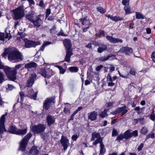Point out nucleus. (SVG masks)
I'll return each mask as SVG.
<instances>
[{"label":"nucleus","instance_id":"11","mask_svg":"<svg viewBox=\"0 0 155 155\" xmlns=\"http://www.w3.org/2000/svg\"><path fill=\"white\" fill-rule=\"evenodd\" d=\"M133 52L132 48L128 47H124L121 48L118 51L120 53H124L126 55H129L130 54H132Z\"/></svg>","mask_w":155,"mask_h":155},{"label":"nucleus","instance_id":"4","mask_svg":"<svg viewBox=\"0 0 155 155\" xmlns=\"http://www.w3.org/2000/svg\"><path fill=\"white\" fill-rule=\"evenodd\" d=\"M32 136L31 133H29L25 136L23 139L20 141L18 150L21 151H24L28 143V141Z\"/></svg>","mask_w":155,"mask_h":155},{"label":"nucleus","instance_id":"42","mask_svg":"<svg viewBox=\"0 0 155 155\" xmlns=\"http://www.w3.org/2000/svg\"><path fill=\"white\" fill-rule=\"evenodd\" d=\"M79 137V135L76 134L73 135L71 137L72 140L74 141H76Z\"/></svg>","mask_w":155,"mask_h":155},{"label":"nucleus","instance_id":"47","mask_svg":"<svg viewBox=\"0 0 155 155\" xmlns=\"http://www.w3.org/2000/svg\"><path fill=\"white\" fill-rule=\"evenodd\" d=\"M129 73L130 74L134 76L135 75L136 71L134 69H131Z\"/></svg>","mask_w":155,"mask_h":155},{"label":"nucleus","instance_id":"49","mask_svg":"<svg viewBox=\"0 0 155 155\" xmlns=\"http://www.w3.org/2000/svg\"><path fill=\"white\" fill-rule=\"evenodd\" d=\"M28 1L29 4L30 5V6L31 7V8L33 7V6H32V5H34L35 4V3L33 0H27Z\"/></svg>","mask_w":155,"mask_h":155},{"label":"nucleus","instance_id":"21","mask_svg":"<svg viewBox=\"0 0 155 155\" xmlns=\"http://www.w3.org/2000/svg\"><path fill=\"white\" fill-rule=\"evenodd\" d=\"M27 130V128L26 127L24 129H17L16 134L23 135L25 134Z\"/></svg>","mask_w":155,"mask_h":155},{"label":"nucleus","instance_id":"3","mask_svg":"<svg viewBox=\"0 0 155 155\" xmlns=\"http://www.w3.org/2000/svg\"><path fill=\"white\" fill-rule=\"evenodd\" d=\"M24 6L21 5L13 10V17L14 19L18 20L23 17L25 15Z\"/></svg>","mask_w":155,"mask_h":155},{"label":"nucleus","instance_id":"54","mask_svg":"<svg viewBox=\"0 0 155 155\" xmlns=\"http://www.w3.org/2000/svg\"><path fill=\"white\" fill-rule=\"evenodd\" d=\"M151 57L153 62L155 63V52H153L152 53Z\"/></svg>","mask_w":155,"mask_h":155},{"label":"nucleus","instance_id":"22","mask_svg":"<svg viewBox=\"0 0 155 155\" xmlns=\"http://www.w3.org/2000/svg\"><path fill=\"white\" fill-rule=\"evenodd\" d=\"M80 21L83 25H87L88 26H91V23L90 22V21L87 20L86 18H81L80 19Z\"/></svg>","mask_w":155,"mask_h":155},{"label":"nucleus","instance_id":"62","mask_svg":"<svg viewBox=\"0 0 155 155\" xmlns=\"http://www.w3.org/2000/svg\"><path fill=\"white\" fill-rule=\"evenodd\" d=\"M64 113L66 114L69 113L70 111L68 108H67L66 107H64Z\"/></svg>","mask_w":155,"mask_h":155},{"label":"nucleus","instance_id":"52","mask_svg":"<svg viewBox=\"0 0 155 155\" xmlns=\"http://www.w3.org/2000/svg\"><path fill=\"white\" fill-rule=\"evenodd\" d=\"M144 144L143 143H141L140 145L138 147L137 150L138 151H141L142 148H143V147Z\"/></svg>","mask_w":155,"mask_h":155},{"label":"nucleus","instance_id":"60","mask_svg":"<svg viewBox=\"0 0 155 155\" xmlns=\"http://www.w3.org/2000/svg\"><path fill=\"white\" fill-rule=\"evenodd\" d=\"M118 18L117 16H113L112 20L116 22L118 21Z\"/></svg>","mask_w":155,"mask_h":155},{"label":"nucleus","instance_id":"30","mask_svg":"<svg viewBox=\"0 0 155 155\" xmlns=\"http://www.w3.org/2000/svg\"><path fill=\"white\" fill-rule=\"evenodd\" d=\"M112 55H109L107 57L105 56H102L99 58V61H104L110 59V58L111 57Z\"/></svg>","mask_w":155,"mask_h":155},{"label":"nucleus","instance_id":"39","mask_svg":"<svg viewBox=\"0 0 155 155\" xmlns=\"http://www.w3.org/2000/svg\"><path fill=\"white\" fill-rule=\"evenodd\" d=\"M97 11L101 13H104L105 12V10L101 7H97Z\"/></svg>","mask_w":155,"mask_h":155},{"label":"nucleus","instance_id":"55","mask_svg":"<svg viewBox=\"0 0 155 155\" xmlns=\"http://www.w3.org/2000/svg\"><path fill=\"white\" fill-rule=\"evenodd\" d=\"M5 38L6 39H8V40H9L12 38V36L10 33H7L5 37Z\"/></svg>","mask_w":155,"mask_h":155},{"label":"nucleus","instance_id":"58","mask_svg":"<svg viewBox=\"0 0 155 155\" xmlns=\"http://www.w3.org/2000/svg\"><path fill=\"white\" fill-rule=\"evenodd\" d=\"M147 138H153L154 137V134L153 133H151L150 134L147 136Z\"/></svg>","mask_w":155,"mask_h":155},{"label":"nucleus","instance_id":"64","mask_svg":"<svg viewBox=\"0 0 155 155\" xmlns=\"http://www.w3.org/2000/svg\"><path fill=\"white\" fill-rule=\"evenodd\" d=\"M134 23L132 22L130 24L129 29H133L134 28L133 26L134 25Z\"/></svg>","mask_w":155,"mask_h":155},{"label":"nucleus","instance_id":"43","mask_svg":"<svg viewBox=\"0 0 155 155\" xmlns=\"http://www.w3.org/2000/svg\"><path fill=\"white\" fill-rule=\"evenodd\" d=\"M5 34L3 33L0 32V40L4 41L5 40Z\"/></svg>","mask_w":155,"mask_h":155},{"label":"nucleus","instance_id":"13","mask_svg":"<svg viewBox=\"0 0 155 155\" xmlns=\"http://www.w3.org/2000/svg\"><path fill=\"white\" fill-rule=\"evenodd\" d=\"M106 38L110 43H116L118 42L122 43L123 42L122 40L118 38H116L113 37L112 36L107 35Z\"/></svg>","mask_w":155,"mask_h":155},{"label":"nucleus","instance_id":"63","mask_svg":"<svg viewBox=\"0 0 155 155\" xmlns=\"http://www.w3.org/2000/svg\"><path fill=\"white\" fill-rule=\"evenodd\" d=\"M39 5L41 7H43L44 6L43 1L42 0H41L40 1Z\"/></svg>","mask_w":155,"mask_h":155},{"label":"nucleus","instance_id":"59","mask_svg":"<svg viewBox=\"0 0 155 155\" xmlns=\"http://www.w3.org/2000/svg\"><path fill=\"white\" fill-rule=\"evenodd\" d=\"M117 131L116 130L114 129L112 130V135L113 136L117 135Z\"/></svg>","mask_w":155,"mask_h":155},{"label":"nucleus","instance_id":"17","mask_svg":"<svg viewBox=\"0 0 155 155\" xmlns=\"http://www.w3.org/2000/svg\"><path fill=\"white\" fill-rule=\"evenodd\" d=\"M46 120L48 125L50 126L55 122V119L54 116L49 115L47 117Z\"/></svg>","mask_w":155,"mask_h":155},{"label":"nucleus","instance_id":"41","mask_svg":"<svg viewBox=\"0 0 155 155\" xmlns=\"http://www.w3.org/2000/svg\"><path fill=\"white\" fill-rule=\"evenodd\" d=\"M150 119L153 120L154 121L155 120V114L154 113V111L153 110L152 113L150 116Z\"/></svg>","mask_w":155,"mask_h":155},{"label":"nucleus","instance_id":"50","mask_svg":"<svg viewBox=\"0 0 155 155\" xmlns=\"http://www.w3.org/2000/svg\"><path fill=\"white\" fill-rule=\"evenodd\" d=\"M20 96L21 97V101H22V100H23V98L24 97L25 94H24L23 92H21L19 93Z\"/></svg>","mask_w":155,"mask_h":155},{"label":"nucleus","instance_id":"44","mask_svg":"<svg viewBox=\"0 0 155 155\" xmlns=\"http://www.w3.org/2000/svg\"><path fill=\"white\" fill-rule=\"evenodd\" d=\"M96 138H99L100 137H101L100 136V134L99 133H96L94 132L92 134Z\"/></svg>","mask_w":155,"mask_h":155},{"label":"nucleus","instance_id":"1","mask_svg":"<svg viewBox=\"0 0 155 155\" xmlns=\"http://www.w3.org/2000/svg\"><path fill=\"white\" fill-rule=\"evenodd\" d=\"M21 65V64L16 65L14 68L8 67L4 68V70L9 79L12 81H14L16 79V70L19 68Z\"/></svg>","mask_w":155,"mask_h":155},{"label":"nucleus","instance_id":"19","mask_svg":"<svg viewBox=\"0 0 155 155\" xmlns=\"http://www.w3.org/2000/svg\"><path fill=\"white\" fill-rule=\"evenodd\" d=\"M107 46L106 45L100 44L99 45V48L97 49V52L99 53H101L103 51L107 50Z\"/></svg>","mask_w":155,"mask_h":155},{"label":"nucleus","instance_id":"2","mask_svg":"<svg viewBox=\"0 0 155 155\" xmlns=\"http://www.w3.org/2000/svg\"><path fill=\"white\" fill-rule=\"evenodd\" d=\"M8 58L11 61L16 60L18 61H22L23 59L21 53L15 48H12L11 49L8 54Z\"/></svg>","mask_w":155,"mask_h":155},{"label":"nucleus","instance_id":"56","mask_svg":"<svg viewBox=\"0 0 155 155\" xmlns=\"http://www.w3.org/2000/svg\"><path fill=\"white\" fill-rule=\"evenodd\" d=\"M58 36H66V35L64 34V33L63 31L62 30H61V31L60 32H59L58 33Z\"/></svg>","mask_w":155,"mask_h":155},{"label":"nucleus","instance_id":"8","mask_svg":"<svg viewBox=\"0 0 155 155\" xmlns=\"http://www.w3.org/2000/svg\"><path fill=\"white\" fill-rule=\"evenodd\" d=\"M37 75L36 74L33 72L31 74L30 76L27 81L26 87H30L32 85L35 81L36 80Z\"/></svg>","mask_w":155,"mask_h":155},{"label":"nucleus","instance_id":"10","mask_svg":"<svg viewBox=\"0 0 155 155\" xmlns=\"http://www.w3.org/2000/svg\"><path fill=\"white\" fill-rule=\"evenodd\" d=\"M40 44V43L39 41H35L28 40L25 41V47L26 48L35 47L36 46Z\"/></svg>","mask_w":155,"mask_h":155},{"label":"nucleus","instance_id":"26","mask_svg":"<svg viewBox=\"0 0 155 155\" xmlns=\"http://www.w3.org/2000/svg\"><path fill=\"white\" fill-rule=\"evenodd\" d=\"M17 129L13 126L10 127L8 130V131L10 133L15 134H16Z\"/></svg>","mask_w":155,"mask_h":155},{"label":"nucleus","instance_id":"35","mask_svg":"<svg viewBox=\"0 0 155 155\" xmlns=\"http://www.w3.org/2000/svg\"><path fill=\"white\" fill-rule=\"evenodd\" d=\"M51 44V42L49 41H46L44 42L42 45V47L40 48V50L43 51L45 47L48 45Z\"/></svg>","mask_w":155,"mask_h":155},{"label":"nucleus","instance_id":"31","mask_svg":"<svg viewBox=\"0 0 155 155\" xmlns=\"http://www.w3.org/2000/svg\"><path fill=\"white\" fill-rule=\"evenodd\" d=\"M130 7L129 6H125L124 9L125 11V15L130 14L132 13L130 11Z\"/></svg>","mask_w":155,"mask_h":155},{"label":"nucleus","instance_id":"20","mask_svg":"<svg viewBox=\"0 0 155 155\" xmlns=\"http://www.w3.org/2000/svg\"><path fill=\"white\" fill-rule=\"evenodd\" d=\"M64 45L65 47L67 48V50H72L71 49V42L70 40L69 39H65L64 41Z\"/></svg>","mask_w":155,"mask_h":155},{"label":"nucleus","instance_id":"57","mask_svg":"<svg viewBox=\"0 0 155 155\" xmlns=\"http://www.w3.org/2000/svg\"><path fill=\"white\" fill-rule=\"evenodd\" d=\"M51 13V10L50 9L48 8L46 10V17L48 16Z\"/></svg>","mask_w":155,"mask_h":155},{"label":"nucleus","instance_id":"36","mask_svg":"<svg viewBox=\"0 0 155 155\" xmlns=\"http://www.w3.org/2000/svg\"><path fill=\"white\" fill-rule=\"evenodd\" d=\"M102 142V139L101 137L99 138L96 139L95 141L93 143V144L94 145H96L98 143H100V144Z\"/></svg>","mask_w":155,"mask_h":155},{"label":"nucleus","instance_id":"46","mask_svg":"<svg viewBox=\"0 0 155 155\" xmlns=\"http://www.w3.org/2000/svg\"><path fill=\"white\" fill-rule=\"evenodd\" d=\"M129 1L127 0H123L122 3V4L124 5H128L129 4Z\"/></svg>","mask_w":155,"mask_h":155},{"label":"nucleus","instance_id":"14","mask_svg":"<svg viewBox=\"0 0 155 155\" xmlns=\"http://www.w3.org/2000/svg\"><path fill=\"white\" fill-rule=\"evenodd\" d=\"M35 12L32 11H30L26 15V18L29 21L31 22L35 18Z\"/></svg>","mask_w":155,"mask_h":155},{"label":"nucleus","instance_id":"53","mask_svg":"<svg viewBox=\"0 0 155 155\" xmlns=\"http://www.w3.org/2000/svg\"><path fill=\"white\" fill-rule=\"evenodd\" d=\"M103 67V65H100L97 66L95 70L97 71H99Z\"/></svg>","mask_w":155,"mask_h":155},{"label":"nucleus","instance_id":"32","mask_svg":"<svg viewBox=\"0 0 155 155\" xmlns=\"http://www.w3.org/2000/svg\"><path fill=\"white\" fill-rule=\"evenodd\" d=\"M55 66L59 69L60 70V74H64L66 71V70L63 68L61 66L55 65Z\"/></svg>","mask_w":155,"mask_h":155},{"label":"nucleus","instance_id":"5","mask_svg":"<svg viewBox=\"0 0 155 155\" xmlns=\"http://www.w3.org/2000/svg\"><path fill=\"white\" fill-rule=\"evenodd\" d=\"M46 128L45 125L39 124L32 127L31 130L35 134H38L43 132Z\"/></svg>","mask_w":155,"mask_h":155},{"label":"nucleus","instance_id":"9","mask_svg":"<svg viewBox=\"0 0 155 155\" xmlns=\"http://www.w3.org/2000/svg\"><path fill=\"white\" fill-rule=\"evenodd\" d=\"M41 16V15H38L36 17L35 19L31 22L35 28L40 27L42 24V21L40 18Z\"/></svg>","mask_w":155,"mask_h":155},{"label":"nucleus","instance_id":"6","mask_svg":"<svg viewBox=\"0 0 155 155\" xmlns=\"http://www.w3.org/2000/svg\"><path fill=\"white\" fill-rule=\"evenodd\" d=\"M55 97H48L45 100V102L43 104V108L48 110L49 108L50 105L53 103L54 104L55 103Z\"/></svg>","mask_w":155,"mask_h":155},{"label":"nucleus","instance_id":"33","mask_svg":"<svg viewBox=\"0 0 155 155\" xmlns=\"http://www.w3.org/2000/svg\"><path fill=\"white\" fill-rule=\"evenodd\" d=\"M69 69L71 72H77L78 70V68L75 67H71L69 68Z\"/></svg>","mask_w":155,"mask_h":155},{"label":"nucleus","instance_id":"16","mask_svg":"<svg viewBox=\"0 0 155 155\" xmlns=\"http://www.w3.org/2000/svg\"><path fill=\"white\" fill-rule=\"evenodd\" d=\"M38 66L37 64L35 62L31 61L25 65V68L27 69L28 70L31 68H35Z\"/></svg>","mask_w":155,"mask_h":155},{"label":"nucleus","instance_id":"51","mask_svg":"<svg viewBox=\"0 0 155 155\" xmlns=\"http://www.w3.org/2000/svg\"><path fill=\"white\" fill-rule=\"evenodd\" d=\"M118 72L119 73V74L120 76V77H122V78H128V76L129 75V74L128 73L127 74V75L125 76V75H122L119 71H118Z\"/></svg>","mask_w":155,"mask_h":155},{"label":"nucleus","instance_id":"37","mask_svg":"<svg viewBox=\"0 0 155 155\" xmlns=\"http://www.w3.org/2000/svg\"><path fill=\"white\" fill-rule=\"evenodd\" d=\"M148 131L147 128L146 127H143L141 130V133L142 134L145 135L147 133Z\"/></svg>","mask_w":155,"mask_h":155},{"label":"nucleus","instance_id":"40","mask_svg":"<svg viewBox=\"0 0 155 155\" xmlns=\"http://www.w3.org/2000/svg\"><path fill=\"white\" fill-rule=\"evenodd\" d=\"M130 134L131 135V137L132 136H134V137H137L138 135V131L137 130H135L131 133H130Z\"/></svg>","mask_w":155,"mask_h":155},{"label":"nucleus","instance_id":"29","mask_svg":"<svg viewBox=\"0 0 155 155\" xmlns=\"http://www.w3.org/2000/svg\"><path fill=\"white\" fill-rule=\"evenodd\" d=\"M108 110L105 109L103 111H102L99 114V116L102 118L105 117H107L108 115L107 114Z\"/></svg>","mask_w":155,"mask_h":155},{"label":"nucleus","instance_id":"12","mask_svg":"<svg viewBox=\"0 0 155 155\" xmlns=\"http://www.w3.org/2000/svg\"><path fill=\"white\" fill-rule=\"evenodd\" d=\"M60 141L63 146L64 150H66L69 145L68 140L66 137L62 136Z\"/></svg>","mask_w":155,"mask_h":155},{"label":"nucleus","instance_id":"38","mask_svg":"<svg viewBox=\"0 0 155 155\" xmlns=\"http://www.w3.org/2000/svg\"><path fill=\"white\" fill-rule=\"evenodd\" d=\"M4 76L3 73L0 71V84L5 81Z\"/></svg>","mask_w":155,"mask_h":155},{"label":"nucleus","instance_id":"34","mask_svg":"<svg viewBox=\"0 0 155 155\" xmlns=\"http://www.w3.org/2000/svg\"><path fill=\"white\" fill-rule=\"evenodd\" d=\"M136 18L137 19H144V16L140 12H136Z\"/></svg>","mask_w":155,"mask_h":155},{"label":"nucleus","instance_id":"45","mask_svg":"<svg viewBox=\"0 0 155 155\" xmlns=\"http://www.w3.org/2000/svg\"><path fill=\"white\" fill-rule=\"evenodd\" d=\"M124 134H121L117 137V140H122L124 138Z\"/></svg>","mask_w":155,"mask_h":155},{"label":"nucleus","instance_id":"28","mask_svg":"<svg viewBox=\"0 0 155 155\" xmlns=\"http://www.w3.org/2000/svg\"><path fill=\"white\" fill-rule=\"evenodd\" d=\"M37 92H34V91L32 90V91L30 93V95H28V97L32 99L35 100L37 96Z\"/></svg>","mask_w":155,"mask_h":155},{"label":"nucleus","instance_id":"25","mask_svg":"<svg viewBox=\"0 0 155 155\" xmlns=\"http://www.w3.org/2000/svg\"><path fill=\"white\" fill-rule=\"evenodd\" d=\"M130 131V130H128L123 134L124 137V138L126 140H128L131 138Z\"/></svg>","mask_w":155,"mask_h":155},{"label":"nucleus","instance_id":"15","mask_svg":"<svg viewBox=\"0 0 155 155\" xmlns=\"http://www.w3.org/2000/svg\"><path fill=\"white\" fill-rule=\"evenodd\" d=\"M73 53L72 50H66V54L64 61H66L68 62H70V58Z\"/></svg>","mask_w":155,"mask_h":155},{"label":"nucleus","instance_id":"24","mask_svg":"<svg viewBox=\"0 0 155 155\" xmlns=\"http://www.w3.org/2000/svg\"><path fill=\"white\" fill-rule=\"evenodd\" d=\"M100 154L103 155L106 152V149L104 147V146L103 143H101V144H100Z\"/></svg>","mask_w":155,"mask_h":155},{"label":"nucleus","instance_id":"27","mask_svg":"<svg viewBox=\"0 0 155 155\" xmlns=\"http://www.w3.org/2000/svg\"><path fill=\"white\" fill-rule=\"evenodd\" d=\"M38 151L35 147H32L30 151V153L32 155H37Z\"/></svg>","mask_w":155,"mask_h":155},{"label":"nucleus","instance_id":"18","mask_svg":"<svg viewBox=\"0 0 155 155\" xmlns=\"http://www.w3.org/2000/svg\"><path fill=\"white\" fill-rule=\"evenodd\" d=\"M88 118L91 121L96 120L97 118V112L95 111H93L92 112L89 113L88 114Z\"/></svg>","mask_w":155,"mask_h":155},{"label":"nucleus","instance_id":"61","mask_svg":"<svg viewBox=\"0 0 155 155\" xmlns=\"http://www.w3.org/2000/svg\"><path fill=\"white\" fill-rule=\"evenodd\" d=\"M14 87V86L12 85H10V84H8V88L7 89V90L8 89L9 90H12L13 89Z\"/></svg>","mask_w":155,"mask_h":155},{"label":"nucleus","instance_id":"48","mask_svg":"<svg viewBox=\"0 0 155 155\" xmlns=\"http://www.w3.org/2000/svg\"><path fill=\"white\" fill-rule=\"evenodd\" d=\"M144 120V117L142 118H139V122L141 124L143 125L144 124V121H143Z\"/></svg>","mask_w":155,"mask_h":155},{"label":"nucleus","instance_id":"23","mask_svg":"<svg viewBox=\"0 0 155 155\" xmlns=\"http://www.w3.org/2000/svg\"><path fill=\"white\" fill-rule=\"evenodd\" d=\"M126 107V106H125L121 107H119L117 108L115 111L111 112V114L113 115L117 114L122 112Z\"/></svg>","mask_w":155,"mask_h":155},{"label":"nucleus","instance_id":"7","mask_svg":"<svg viewBox=\"0 0 155 155\" xmlns=\"http://www.w3.org/2000/svg\"><path fill=\"white\" fill-rule=\"evenodd\" d=\"M53 71L52 69L49 68L48 69H42L40 72L41 75L45 78H49L52 75Z\"/></svg>","mask_w":155,"mask_h":155}]
</instances>
